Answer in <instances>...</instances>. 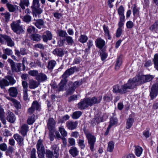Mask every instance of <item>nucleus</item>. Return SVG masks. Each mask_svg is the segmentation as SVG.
Here are the masks:
<instances>
[{
	"mask_svg": "<svg viewBox=\"0 0 158 158\" xmlns=\"http://www.w3.org/2000/svg\"><path fill=\"white\" fill-rule=\"evenodd\" d=\"M77 70V68L76 67H71L67 69L61 76L60 78H62L59 84V86L58 89L59 91H63L68 81V77L73 74L75 71Z\"/></svg>",
	"mask_w": 158,
	"mask_h": 158,
	"instance_id": "1",
	"label": "nucleus"
},
{
	"mask_svg": "<svg viewBox=\"0 0 158 158\" xmlns=\"http://www.w3.org/2000/svg\"><path fill=\"white\" fill-rule=\"evenodd\" d=\"M84 133L88 140V143L90 149L92 152L94 150V147L96 142V138L88 130H84Z\"/></svg>",
	"mask_w": 158,
	"mask_h": 158,
	"instance_id": "2",
	"label": "nucleus"
},
{
	"mask_svg": "<svg viewBox=\"0 0 158 158\" xmlns=\"http://www.w3.org/2000/svg\"><path fill=\"white\" fill-rule=\"evenodd\" d=\"M10 26L13 31L18 35H21L24 33L25 31L22 26L15 22L11 23Z\"/></svg>",
	"mask_w": 158,
	"mask_h": 158,
	"instance_id": "3",
	"label": "nucleus"
},
{
	"mask_svg": "<svg viewBox=\"0 0 158 158\" xmlns=\"http://www.w3.org/2000/svg\"><path fill=\"white\" fill-rule=\"evenodd\" d=\"M81 82L75 81L73 83L72 82H69L68 84L69 88L66 93L67 95L71 94L73 93L75 89L81 84Z\"/></svg>",
	"mask_w": 158,
	"mask_h": 158,
	"instance_id": "4",
	"label": "nucleus"
},
{
	"mask_svg": "<svg viewBox=\"0 0 158 158\" xmlns=\"http://www.w3.org/2000/svg\"><path fill=\"white\" fill-rule=\"evenodd\" d=\"M139 84H141L150 81L154 78V76L149 74L136 76Z\"/></svg>",
	"mask_w": 158,
	"mask_h": 158,
	"instance_id": "5",
	"label": "nucleus"
},
{
	"mask_svg": "<svg viewBox=\"0 0 158 158\" xmlns=\"http://www.w3.org/2000/svg\"><path fill=\"white\" fill-rule=\"evenodd\" d=\"M40 7V4L39 2L32 3L31 8L33 16L36 17L42 13L43 10Z\"/></svg>",
	"mask_w": 158,
	"mask_h": 158,
	"instance_id": "6",
	"label": "nucleus"
},
{
	"mask_svg": "<svg viewBox=\"0 0 158 158\" xmlns=\"http://www.w3.org/2000/svg\"><path fill=\"white\" fill-rule=\"evenodd\" d=\"M102 98V96H99L98 98L95 97L92 98H86L88 105L91 106L94 104L99 103Z\"/></svg>",
	"mask_w": 158,
	"mask_h": 158,
	"instance_id": "7",
	"label": "nucleus"
},
{
	"mask_svg": "<svg viewBox=\"0 0 158 158\" xmlns=\"http://www.w3.org/2000/svg\"><path fill=\"white\" fill-rule=\"evenodd\" d=\"M158 94V84H154L150 90V96L151 99L156 98Z\"/></svg>",
	"mask_w": 158,
	"mask_h": 158,
	"instance_id": "8",
	"label": "nucleus"
},
{
	"mask_svg": "<svg viewBox=\"0 0 158 158\" xmlns=\"http://www.w3.org/2000/svg\"><path fill=\"white\" fill-rule=\"evenodd\" d=\"M139 84L137 79L136 77L129 79L127 83L126 84L128 87L129 89H131L135 88L136 86L138 85L137 84Z\"/></svg>",
	"mask_w": 158,
	"mask_h": 158,
	"instance_id": "9",
	"label": "nucleus"
},
{
	"mask_svg": "<svg viewBox=\"0 0 158 158\" xmlns=\"http://www.w3.org/2000/svg\"><path fill=\"white\" fill-rule=\"evenodd\" d=\"M8 62L10 63L13 72H19L20 71L21 64L19 63L15 64L13 61L10 59L8 60Z\"/></svg>",
	"mask_w": 158,
	"mask_h": 158,
	"instance_id": "10",
	"label": "nucleus"
},
{
	"mask_svg": "<svg viewBox=\"0 0 158 158\" xmlns=\"http://www.w3.org/2000/svg\"><path fill=\"white\" fill-rule=\"evenodd\" d=\"M78 108L81 110H84L89 106L86 98L81 100V101L77 104Z\"/></svg>",
	"mask_w": 158,
	"mask_h": 158,
	"instance_id": "11",
	"label": "nucleus"
},
{
	"mask_svg": "<svg viewBox=\"0 0 158 158\" xmlns=\"http://www.w3.org/2000/svg\"><path fill=\"white\" fill-rule=\"evenodd\" d=\"M78 108L81 110H84L89 106L86 98L81 100V101L77 104Z\"/></svg>",
	"mask_w": 158,
	"mask_h": 158,
	"instance_id": "12",
	"label": "nucleus"
},
{
	"mask_svg": "<svg viewBox=\"0 0 158 158\" xmlns=\"http://www.w3.org/2000/svg\"><path fill=\"white\" fill-rule=\"evenodd\" d=\"M55 121L53 118H50L48 120L47 127L50 131L53 130L55 127Z\"/></svg>",
	"mask_w": 158,
	"mask_h": 158,
	"instance_id": "13",
	"label": "nucleus"
},
{
	"mask_svg": "<svg viewBox=\"0 0 158 158\" xmlns=\"http://www.w3.org/2000/svg\"><path fill=\"white\" fill-rule=\"evenodd\" d=\"M24 137H22L18 134H15L14 135V137L18 142L19 146H21L24 145Z\"/></svg>",
	"mask_w": 158,
	"mask_h": 158,
	"instance_id": "14",
	"label": "nucleus"
},
{
	"mask_svg": "<svg viewBox=\"0 0 158 158\" xmlns=\"http://www.w3.org/2000/svg\"><path fill=\"white\" fill-rule=\"evenodd\" d=\"M52 37V35L51 32L48 31H45L42 36L43 40L44 42H47L48 40H51Z\"/></svg>",
	"mask_w": 158,
	"mask_h": 158,
	"instance_id": "15",
	"label": "nucleus"
},
{
	"mask_svg": "<svg viewBox=\"0 0 158 158\" xmlns=\"http://www.w3.org/2000/svg\"><path fill=\"white\" fill-rule=\"evenodd\" d=\"M6 119L10 123H13L16 120L15 116L13 112L9 111L7 114Z\"/></svg>",
	"mask_w": 158,
	"mask_h": 158,
	"instance_id": "16",
	"label": "nucleus"
},
{
	"mask_svg": "<svg viewBox=\"0 0 158 158\" xmlns=\"http://www.w3.org/2000/svg\"><path fill=\"white\" fill-rule=\"evenodd\" d=\"M77 123L76 122H73L69 121L66 123L67 128L70 130H73L75 129L77 125Z\"/></svg>",
	"mask_w": 158,
	"mask_h": 158,
	"instance_id": "17",
	"label": "nucleus"
},
{
	"mask_svg": "<svg viewBox=\"0 0 158 158\" xmlns=\"http://www.w3.org/2000/svg\"><path fill=\"white\" fill-rule=\"evenodd\" d=\"M36 79L40 83L46 81L48 79V77L45 74L42 73H40L36 77Z\"/></svg>",
	"mask_w": 158,
	"mask_h": 158,
	"instance_id": "18",
	"label": "nucleus"
},
{
	"mask_svg": "<svg viewBox=\"0 0 158 158\" xmlns=\"http://www.w3.org/2000/svg\"><path fill=\"white\" fill-rule=\"evenodd\" d=\"M40 85V83L38 81L31 79L29 81V86L31 89H34L38 87Z\"/></svg>",
	"mask_w": 158,
	"mask_h": 158,
	"instance_id": "19",
	"label": "nucleus"
},
{
	"mask_svg": "<svg viewBox=\"0 0 158 158\" xmlns=\"http://www.w3.org/2000/svg\"><path fill=\"white\" fill-rule=\"evenodd\" d=\"M8 92L9 95L13 97H15L17 96L18 94V90L16 87H11L8 89Z\"/></svg>",
	"mask_w": 158,
	"mask_h": 158,
	"instance_id": "20",
	"label": "nucleus"
},
{
	"mask_svg": "<svg viewBox=\"0 0 158 158\" xmlns=\"http://www.w3.org/2000/svg\"><path fill=\"white\" fill-rule=\"evenodd\" d=\"M29 127L27 124L23 125L20 128V133L23 137L27 135Z\"/></svg>",
	"mask_w": 158,
	"mask_h": 158,
	"instance_id": "21",
	"label": "nucleus"
},
{
	"mask_svg": "<svg viewBox=\"0 0 158 158\" xmlns=\"http://www.w3.org/2000/svg\"><path fill=\"white\" fill-rule=\"evenodd\" d=\"M5 114L4 109L0 105V119L2 123L4 125L6 124V121L5 118Z\"/></svg>",
	"mask_w": 158,
	"mask_h": 158,
	"instance_id": "22",
	"label": "nucleus"
},
{
	"mask_svg": "<svg viewBox=\"0 0 158 158\" xmlns=\"http://www.w3.org/2000/svg\"><path fill=\"white\" fill-rule=\"evenodd\" d=\"M52 53L56 56L62 57L64 55L63 50L61 48H56L52 52Z\"/></svg>",
	"mask_w": 158,
	"mask_h": 158,
	"instance_id": "23",
	"label": "nucleus"
},
{
	"mask_svg": "<svg viewBox=\"0 0 158 158\" xmlns=\"http://www.w3.org/2000/svg\"><path fill=\"white\" fill-rule=\"evenodd\" d=\"M56 64V62L54 60H49L48 62L47 68L48 70L52 72Z\"/></svg>",
	"mask_w": 158,
	"mask_h": 158,
	"instance_id": "24",
	"label": "nucleus"
},
{
	"mask_svg": "<svg viewBox=\"0 0 158 158\" xmlns=\"http://www.w3.org/2000/svg\"><path fill=\"white\" fill-rule=\"evenodd\" d=\"M42 38L40 35L36 33L33 34L30 36L31 40L36 42H39L41 40Z\"/></svg>",
	"mask_w": 158,
	"mask_h": 158,
	"instance_id": "25",
	"label": "nucleus"
},
{
	"mask_svg": "<svg viewBox=\"0 0 158 158\" xmlns=\"http://www.w3.org/2000/svg\"><path fill=\"white\" fill-rule=\"evenodd\" d=\"M96 44L97 47L102 49L105 45V41L101 38H98L96 41Z\"/></svg>",
	"mask_w": 158,
	"mask_h": 158,
	"instance_id": "26",
	"label": "nucleus"
},
{
	"mask_svg": "<svg viewBox=\"0 0 158 158\" xmlns=\"http://www.w3.org/2000/svg\"><path fill=\"white\" fill-rule=\"evenodd\" d=\"M42 142L43 141L40 139L38 140L36 144L37 152H44V148Z\"/></svg>",
	"mask_w": 158,
	"mask_h": 158,
	"instance_id": "27",
	"label": "nucleus"
},
{
	"mask_svg": "<svg viewBox=\"0 0 158 158\" xmlns=\"http://www.w3.org/2000/svg\"><path fill=\"white\" fill-rule=\"evenodd\" d=\"M5 78L8 81L9 85H12L15 84L16 82V80H15L14 78L10 75H7L5 77Z\"/></svg>",
	"mask_w": 158,
	"mask_h": 158,
	"instance_id": "28",
	"label": "nucleus"
},
{
	"mask_svg": "<svg viewBox=\"0 0 158 158\" xmlns=\"http://www.w3.org/2000/svg\"><path fill=\"white\" fill-rule=\"evenodd\" d=\"M52 150L53 151L54 154H56L55 158H58L59 156V149L56 145H53L51 147Z\"/></svg>",
	"mask_w": 158,
	"mask_h": 158,
	"instance_id": "29",
	"label": "nucleus"
},
{
	"mask_svg": "<svg viewBox=\"0 0 158 158\" xmlns=\"http://www.w3.org/2000/svg\"><path fill=\"white\" fill-rule=\"evenodd\" d=\"M44 23L41 19H38L36 20L35 23V26L39 29L43 28L44 26Z\"/></svg>",
	"mask_w": 158,
	"mask_h": 158,
	"instance_id": "30",
	"label": "nucleus"
},
{
	"mask_svg": "<svg viewBox=\"0 0 158 158\" xmlns=\"http://www.w3.org/2000/svg\"><path fill=\"white\" fill-rule=\"evenodd\" d=\"M8 81L5 78L2 79H0V87L2 89H4L5 87L9 86Z\"/></svg>",
	"mask_w": 158,
	"mask_h": 158,
	"instance_id": "31",
	"label": "nucleus"
},
{
	"mask_svg": "<svg viewBox=\"0 0 158 158\" xmlns=\"http://www.w3.org/2000/svg\"><path fill=\"white\" fill-rule=\"evenodd\" d=\"M69 152L73 157H75L78 155V151L76 147H72L69 150Z\"/></svg>",
	"mask_w": 158,
	"mask_h": 158,
	"instance_id": "32",
	"label": "nucleus"
},
{
	"mask_svg": "<svg viewBox=\"0 0 158 158\" xmlns=\"http://www.w3.org/2000/svg\"><path fill=\"white\" fill-rule=\"evenodd\" d=\"M149 29L153 32H158V20L156 21L150 27Z\"/></svg>",
	"mask_w": 158,
	"mask_h": 158,
	"instance_id": "33",
	"label": "nucleus"
},
{
	"mask_svg": "<svg viewBox=\"0 0 158 158\" xmlns=\"http://www.w3.org/2000/svg\"><path fill=\"white\" fill-rule=\"evenodd\" d=\"M134 122V118H129L127 120L126 122V128L127 129H129L132 126Z\"/></svg>",
	"mask_w": 158,
	"mask_h": 158,
	"instance_id": "34",
	"label": "nucleus"
},
{
	"mask_svg": "<svg viewBox=\"0 0 158 158\" xmlns=\"http://www.w3.org/2000/svg\"><path fill=\"white\" fill-rule=\"evenodd\" d=\"M128 87L126 84L122 85L120 87L119 93L122 94L127 93L129 89Z\"/></svg>",
	"mask_w": 158,
	"mask_h": 158,
	"instance_id": "35",
	"label": "nucleus"
},
{
	"mask_svg": "<svg viewBox=\"0 0 158 158\" xmlns=\"http://www.w3.org/2000/svg\"><path fill=\"white\" fill-rule=\"evenodd\" d=\"M135 153L138 156H139L142 154L143 151L142 148L139 146H135Z\"/></svg>",
	"mask_w": 158,
	"mask_h": 158,
	"instance_id": "36",
	"label": "nucleus"
},
{
	"mask_svg": "<svg viewBox=\"0 0 158 158\" xmlns=\"http://www.w3.org/2000/svg\"><path fill=\"white\" fill-rule=\"evenodd\" d=\"M6 41L7 42V45L8 46L12 47L14 46V42L12 40L10 37L8 36H7V37L6 38Z\"/></svg>",
	"mask_w": 158,
	"mask_h": 158,
	"instance_id": "37",
	"label": "nucleus"
},
{
	"mask_svg": "<svg viewBox=\"0 0 158 158\" xmlns=\"http://www.w3.org/2000/svg\"><path fill=\"white\" fill-rule=\"evenodd\" d=\"M31 106L36 110H39L40 109V105L37 101H34L33 102Z\"/></svg>",
	"mask_w": 158,
	"mask_h": 158,
	"instance_id": "38",
	"label": "nucleus"
},
{
	"mask_svg": "<svg viewBox=\"0 0 158 158\" xmlns=\"http://www.w3.org/2000/svg\"><path fill=\"white\" fill-rule=\"evenodd\" d=\"M114 143L112 141L109 142L107 148V151L110 152H113L114 148Z\"/></svg>",
	"mask_w": 158,
	"mask_h": 158,
	"instance_id": "39",
	"label": "nucleus"
},
{
	"mask_svg": "<svg viewBox=\"0 0 158 158\" xmlns=\"http://www.w3.org/2000/svg\"><path fill=\"white\" fill-rule=\"evenodd\" d=\"M1 15L4 17L5 22H7L9 21L11 15L9 12H6L5 13H2Z\"/></svg>",
	"mask_w": 158,
	"mask_h": 158,
	"instance_id": "40",
	"label": "nucleus"
},
{
	"mask_svg": "<svg viewBox=\"0 0 158 158\" xmlns=\"http://www.w3.org/2000/svg\"><path fill=\"white\" fill-rule=\"evenodd\" d=\"M103 29L105 33L106 37L108 38L109 40H110L111 37L109 34V31L108 27L104 25L103 26Z\"/></svg>",
	"mask_w": 158,
	"mask_h": 158,
	"instance_id": "41",
	"label": "nucleus"
},
{
	"mask_svg": "<svg viewBox=\"0 0 158 158\" xmlns=\"http://www.w3.org/2000/svg\"><path fill=\"white\" fill-rule=\"evenodd\" d=\"M82 113L80 111H77L73 112L72 115V117L74 119L78 118L82 114Z\"/></svg>",
	"mask_w": 158,
	"mask_h": 158,
	"instance_id": "42",
	"label": "nucleus"
},
{
	"mask_svg": "<svg viewBox=\"0 0 158 158\" xmlns=\"http://www.w3.org/2000/svg\"><path fill=\"white\" fill-rule=\"evenodd\" d=\"M57 33L58 36L61 37H65L68 35L67 33L65 31L62 30H58L57 31Z\"/></svg>",
	"mask_w": 158,
	"mask_h": 158,
	"instance_id": "43",
	"label": "nucleus"
},
{
	"mask_svg": "<svg viewBox=\"0 0 158 158\" xmlns=\"http://www.w3.org/2000/svg\"><path fill=\"white\" fill-rule=\"evenodd\" d=\"M59 131L62 135V137H65L67 136V133L63 127H59Z\"/></svg>",
	"mask_w": 158,
	"mask_h": 158,
	"instance_id": "44",
	"label": "nucleus"
},
{
	"mask_svg": "<svg viewBox=\"0 0 158 158\" xmlns=\"http://www.w3.org/2000/svg\"><path fill=\"white\" fill-rule=\"evenodd\" d=\"M31 16L28 15H25L22 18L23 21L27 23H28L31 20Z\"/></svg>",
	"mask_w": 158,
	"mask_h": 158,
	"instance_id": "45",
	"label": "nucleus"
},
{
	"mask_svg": "<svg viewBox=\"0 0 158 158\" xmlns=\"http://www.w3.org/2000/svg\"><path fill=\"white\" fill-rule=\"evenodd\" d=\"M88 39V38L86 35H82L80 37L79 40L80 42L84 43L87 42Z\"/></svg>",
	"mask_w": 158,
	"mask_h": 158,
	"instance_id": "46",
	"label": "nucleus"
},
{
	"mask_svg": "<svg viewBox=\"0 0 158 158\" xmlns=\"http://www.w3.org/2000/svg\"><path fill=\"white\" fill-rule=\"evenodd\" d=\"M118 123V120L116 118L114 117L110 118V123L109 126L111 127L112 126L117 124Z\"/></svg>",
	"mask_w": 158,
	"mask_h": 158,
	"instance_id": "47",
	"label": "nucleus"
},
{
	"mask_svg": "<svg viewBox=\"0 0 158 158\" xmlns=\"http://www.w3.org/2000/svg\"><path fill=\"white\" fill-rule=\"evenodd\" d=\"M6 6L8 9L9 11L10 12H13L16 10V6H14L10 3H7Z\"/></svg>",
	"mask_w": 158,
	"mask_h": 158,
	"instance_id": "48",
	"label": "nucleus"
},
{
	"mask_svg": "<svg viewBox=\"0 0 158 158\" xmlns=\"http://www.w3.org/2000/svg\"><path fill=\"white\" fill-rule=\"evenodd\" d=\"M64 40L66 41L69 45H72L74 42L72 37L68 36V35L65 37V39Z\"/></svg>",
	"mask_w": 158,
	"mask_h": 158,
	"instance_id": "49",
	"label": "nucleus"
},
{
	"mask_svg": "<svg viewBox=\"0 0 158 158\" xmlns=\"http://www.w3.org/2000/svg\"><path fill=\"white\" fill-rule=\"evenodd\" d=\"M35 120V115L33 114L31 116L29 117L27 120V123L29 124H32L34 122Z\"/></svg>",
	"mask_w": 158,
	"mask_h": 158,
	"instance_id": "50",
	"label": "nucleus"
},
{
	"mask_svg": "<svg viewBox=\"0 0 158 158\" xmlns=\"http://www.w3.org/2000/svg\"><path fill=\"white\" fill-rule=\"evenodd\" d=\"M122 64V58L119 57L116 61V63L115 65V68L116 69H118Z\"/></svg>",
	"mask_w": 158,
	"mask_h": 158,
	"instance_id": "51",
	"label": "nucleus"
},
{
	"mask_svg": "<svg viewBox=\"0 0 158 158\" xmlns=\"http://www.w3.org/2000/svg\"><path fill=\"white\" fill-rule=\"evenodd\" d=\"M46 157L48 158H53L54 156L53 152L49 150H47L46 152Z\"/></svg>",
	"mask_w": 158,
	"mask_h": 158,
	"instance_id": "52",
	"label": "nucleus"
},
{
	"mask_svg": "<svg viewBox=\"0 0 158 158\" xmlns=\"http://www.w3.org/2000/svg\"><path fill=\"white\" fill-rule=\"evenodd\" d=\"M84 140L80 139L78 140V145L81 149H84L85 147V145L84 143Z\"/></svg>",
	"mask_w": 158,
	"mask_h": 158,
	"instance_id": "53",
	"label": "nucleus"
},
{
	"mask_svg": "<svg viewBox=\"0 0 158 158\" xmlns=\"http://www.w3.org/2000/svg\"><path fill=\"white\" fill-rule=\"evenodd\" d=\"M124 9L122 6H120L118 10V12L119 15H124Z\"/></svg>",
	"mask_w": 158,
	"mask_h": 158,
	"instance_id": "54",
	"label": "nucleus"
},
{
	"mask_svg": "<svg viewBox=\"0 0 158 158\" xmlns=\"http://www.w3.org/2000/svg\"><path fill=\"white\" fill-rule=\"evenodd\" d=\"M28 74L33 77H37L38 75V72L37 70H30L28 72Z\"/></svg>",
	"mask_w": 158,
	"mask_h": 158,
	"instance_id": "55",
	"label": "nucleus"
},
{
	"mask_svg": "<svg viewBox=\"0 0 158 158\" xmlns=\"http://www.w3.org/2000/svg\"><path fill=\"white\" fill-rule=\"evenodd\" d=\"M13 103L15 107L17 109L21 108V105L20 103L16 99L13 102Z\"/></svg>",
	"mask_w": 158,
	"mask_h": 158,
	"instance_id": "56",
	"label": "nucleus"
},
{
	"mask_svg": "<svg viewBox=\"0 0 158 158\" xmlns=\"http://www.w3.org/2000/svg\"><path fill=\"white\" fill-rule=\"evenodd\" d=\"M7 149V146L5 143H3L0 144V150L3 151H6Z\"/></svg>",
	"mask_w": 158,
	"mask_h": 158,
	"instance_id": "57",
	"label": "nucleus"
},
{
	"mask_svg": "<svg viewBox=\"0 0 158 158\" xmlns=\"http://www.w3.org/2000/svg\"><path fill=\"white\" fill-rule=\"evenodd\" d=\"M69 116L68 115H66L62 117V118L60 119V122L61 123H63L65 121L69 119Z\"/></svg>",
	"mask_w": 158,
	"mask_h": 158,
	"instance_id": "58",
	"label": "nucleus"
},
{
	"mask_svg": "<svg viewBox=\"0 0 158 158\" xmlns=\"http://www.w3.org/2000/svg\"><path fill=\"white\" fill-rule=\"evenodd\" d=\"M134 25L133 23L131 21H128L126 23L127 27L128 29L131 28L133 27Z\"/></svg>",
	"mask_w": 158,
	"mask_h": 158,
	"instance_id": "59",
	"label": "nucleus"
},
{
	"mask_svg": "<svg viewBox=\"0 0 158 158\" xmlns=\"http://www.w3.org/2000/svg\"><path fill=\"white\" fill-rule=\"evenodd\" d=\"M34 47L35 48H38L42 50H44L45 49V47L43 44L40 43L35 44Z\"/></svg>",
	"mask_w": 158,
	"mask_h": 158,
	"instance_id": "60",
	"label": "nucleus"
},
{
	"mask_svg": "<svg viewBox=\"0 0 158 158\" xmlns=\"http://www.w3.org/2000/svg\"><path fill=\"white\" fill-rule=\"evenodd\" d=\"M4 53L7 55L9 56L11 55L12 53V50L8 48H6L4 49Z\"/></svg>",
	"mask_w": 158,
	"mask_h": 158,
	"instance_id": "61",
	"label": "nucleus"
},
{
	"mask_svg": "<svg viewBox=\"0 0 158 158\" xmlns=\"http://www.w3.org/2000/svg\"><path fill=\"white\" fill-rule=\"evenodd\" d=\"M77 99V95H73L70 96L69 98V102H71L75 100H76Z\"/></svg>",
	"mask_w": 158,
	"mask_h": 158,
	"instance_id": "62",
	"label": "nucleus"
},
{
	"mask_svg": "<svg viewBox=\"0 0 158 158\" xmlns=\"http://www.w3.org/2000/svg\"><path fill=\"white\" fill-rule=\"evenodd\" d=\"M68 142L71 146H74L75 145V140L73 138H69Z\"/></svg>",
	"mask_w": 158,
	"mask_h": 158,
	"instance_id": "63",
	"label": "nucleus"
},
{
	"mask_svg": "<svg viewBox=\"0 0 158 158\" xmlns=\"http://www.w3.org/2000/svg\"><path fill=\"white\" fill-rule=\"evenodd\" d=\"M103 99L104 101L106 102H110L111 101L112 98L110 96L106 95L103 97Z\"/></svg>",
	"mask_w": 158,
	"mask_h": 158,
	"instance_id": "64",
	"label": "nucleus"
}]
</instances>
